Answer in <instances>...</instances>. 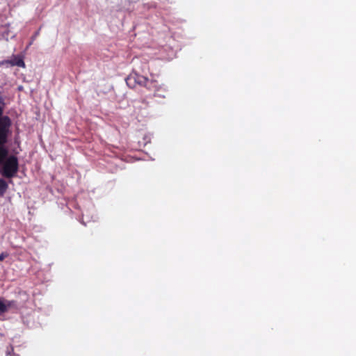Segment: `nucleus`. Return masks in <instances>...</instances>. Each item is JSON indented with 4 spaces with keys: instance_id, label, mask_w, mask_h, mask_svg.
Returning <instances> with one entry per match:
<instances>
[{
    "instance_id": "nucleus-1",
    "label": "nucleus",
    "mask_w": 356,
    "mask_h": 356,
    "mask_svg": "<svg viewBox=\"0 0 356 356\" xmlns=\"http://www.w3.org/2000/svg\"><path fill=\"white\" fill-rule=\"evenodd\" d=\"M2 104L0 97V165L2 166L3 175L12 177L18 170V160L14 154L8 156V149L6 147L10 120L7 116L2 115Z\"/></svg>"
},
{
    "instance_id": "nucleus-6",
    "label": "nucleus",
    "mask_w": 356,
    "mask_h": 356,
    "mask_svg": "<svg viewBox=\"0 0 356 356\" xmlns=\"http://www.w3.org/2000/svg\"><path fill=\"white\" fill-rule=\"evenodd\" d=\"M6 257V254L4 253H2L0 254V261L3 260Z\"/></svg>"
},
{
    "instance_id": "nucleus-2",
    "label": "nucleus",
    "mask_w": 356,
    "mask_h": 356,
    "mask_svg": "<svg viewBox=\"0 0 356 356\" xmlns=\"http://www.w3.org/2000/svg\"><path fill=\"white\" fill-rule=\"evenodd\" d=\"M126 82L127 84L131 88L135 87L136 83L146 86L149 89L156 87L154 81H150L147 78L143 76L136 72L130 74L126 79Z\"/></svg>"
},
{
    "instance_id": "nucleus-5",
    "label": "nucleus",
    "mask_w": 356,
    "mask_h": 356,
    "mask_svg": "<svg viewBox=\"0 0 356 356\" xmlns=\"http://www.w3.org/2000/svg\"><path fill=\"white\" fill-rule=\"evenodd\" d=\"M8 188L7 183L3 180L0 179V195H3Z\"/></svg>"
},
{
    "instance_id": "nucleus-4",
    "label": "nucleus",
    "mask_w": 356,
    "mask_h": 356,
    "mask_svg": "<svg viewBox=\"0 0 356 356\" xmlns=\"http://www.w3.org/2000/svg\"><path fill=\"white\" fill-rule=\"evenodd\" d=\"M15 302L4 299H0V314L7 312L10 308L13 307Z\"/></svg>"
},
{
    "instance_id": "nucleus-3",
    "label": "nucleus",
    "mask_w": 356,
    "mask_h": 356,
    "mask_svg": "<svg viewBox=\"0 0 356 356\" xmlns=\"http://www.w3.org/2000/svg\"><path fill=\"white\" fill-rule=\"evenodd\" d=\"M2 63L3 64L8 63L12 66L16 65V66L21 67H25V63H24L23 59L19 56H14L11 58L10 60L3 61Z\"/></svg>"
}]
</instances>
